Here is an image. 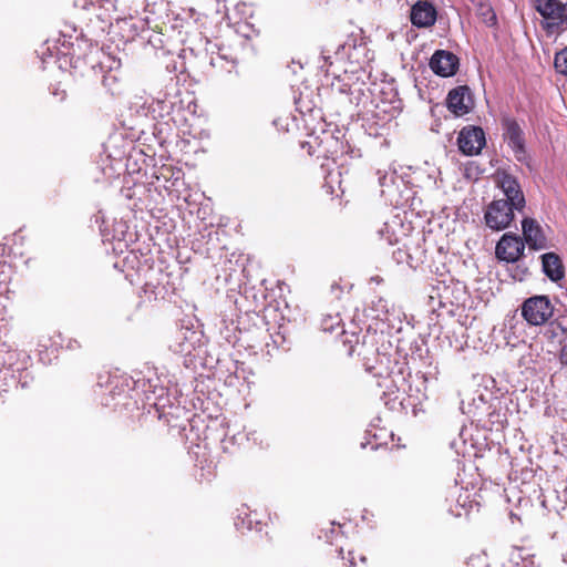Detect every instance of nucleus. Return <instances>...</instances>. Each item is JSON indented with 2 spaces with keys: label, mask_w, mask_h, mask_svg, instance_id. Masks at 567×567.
Wrapping results in <instances>:
<instances>
[{
  "label": "nucleus",
  "mask_w": 567,
  "mask_h": 567,
  "mask_svg": "<svg viewBox=\"0 0 567 567\" xmlns=\"http://www.w3.org/2000/svg\"><path fill=\"white\" fill-rule=\"evenodd\" d=\"M537 12L546 20H548V27L555 28V22L561 10V1L559 0H532Z\"/></svg>",
  "instance_id": "obj_14"
},
{
  "label": "nucleus",
  "mask_w": 567,
  "mask_h": 567,
  "mask_svg": "<svg viewBox=\"0 0 567 567\" xmlns=\"http://www.w3.org/2000/svg\"><path fill=\"white\" fill-rule=\"evenodd\" d=\"M524 243L533 250L547 248V238L542 226L533 218H524L522 221Z\"/></svg>",
  "instance_id": "obj_10"
},
{
  "label": "nucleus",
  "mask_w": 567,
  "mask_h": 567,
  "mask_svg": "<svg viewBox=\"0 0 567 567\" xmlns=\"http://www.w3.org/2000/svg\"><path fill=\"white\" fill-rule=\"evenodd\" d=\"M514 210L507 200L494 199L484 213L486 226L496 231L506 229L514 220Z\"/></svg>",
  "instance_id": "obj_3"
},
{
  "label": "nucleus",
  "mask_w": 567,
  "mask_h": 567,
  "mask_svg": "<svg viewBox=\"0 0 567 567\" xmlns=\"http://www.w3.org/2000/svg\"><path fill=\"white\" fill-rule=\"evenodd\" d=\"M503 136L508 147L512 150L517 162L530 165V156L526 150L525 134L520 125L512 118L503 121Z\"/></svg>",
  "instance_id": "obj_2"
},
{
  "label": "nucleus",
  "mask_w": 567,
  "mask_h": 567,
  "mask_svg": "<svg viewBox=\"0 0 567 567\" xmlns=\"http://www.w3.org/2000/svg\"><path fill=\"white\" fill-rule=\"evenodd\" d=\"M554 313V306L547 296H534L522 305V316L530 326L546 323Z\"/></svg>",
  "instance_id": "obj_1"
},
{
  "label": "nucleus",
  "mask_w": 567,
  "mask_h": 567,
  "mask_svg": "<svg viewBox=\"0 0 567 567\" xmlns=\"http://www.w3.org/2000/svg\"><path fill=\"white\" fill-rule=\"evenodd\" d=\"M341 319L338 313L327 315L322 318L321 328L323 331L333 332L340 326Z\"/></svg>",
  "instance_id": "obj_17"
},
{
  "label": "nucleus",
  "mask_w": 567,
  "mask_h": 567,
  "mask_svg": "<svg viewBox=\"0 0 567 567\" xmlns=\"http://www.w3.org/2000/svg\"><path fill=\"white\" fill-rule=\"evenodd\" d=\"M447 109L456 116L467 114L472 106L473 100L468 86H457L451 90L446 97Z\"/></svg>",
  "instance_id": "obj_8"
},
{
  "label": "nucleus",
  "mask_w": 567,
  "mask_h": 567,
  "mask_svg": "<svg viewBox=\"0 0 567 567\" xmlns=\"http://www.w3.org/2000/svg\"><path fill=\"white\" fill-rule=\"evenodd\" d=\"M525 243L515 234L506 233L495 247L496 257L506 262H516L524 254Z\"/></svg>",
  "instance_id": "obj_5"
},
{
  "label": "nucleus",
  "mask_w": 567,
  "mask_h": 567,
  "mask_svg": "<svg viewBox=\"0 0 567 567\" xmlns=\"http://www.w3.org/2000/svg\"><path fill=\"white\" fill-rule=\"evenodd\" d=\"M467 567H487V559L485 555H473L466 563Z\"/></svg>",
  "instance_id": "obj_19"
},
{
  "label": "nucleus",
  "mask_w": 567,
  "mask_h": 567,
  "mask_svg": "<svg viewBox=\"0 0 567 567\" xmlns=\"http://www.w3.org/2000/svg\"><path fill=\"white\" fill-rule=\"evenodd\" d=\"M554 65L558 73L567 76V47L556 53Z\"/></svg>",
  "instance_id": "obj_16"
},
{
  "label": "nucleus",
  "mask_w": 567,
  "mask_h": 567,
  "mask_svg": "<svg viewBox=\"0 0 567 567\" xmlns=\"http://www.w3.org/2000/svg\"><path fill=\"white\" fill-rule=\"evenodd\" d=\"M64 97H65V93H64V92H62L61 100H64Z\"/></svg>",
  "instance_id": "obj_25"
},
{
  "label": "nucleus",
  "mask_w": 567,
  "mask_h": 567,
  "mask_svg": "<svg viewBox=\"0 0 567 567\" xmlns=\"http://www.w3.org/2000/svg\"><path fill=\"white\" fill-rule=\"evenodd\" d=\"M179 352H190V346L179 344Z\"/></svg>",
  "instance_id": "obj_24"
},
{
  "label": "nucleus",
  "mask_w": 567,
  "mask_h": 567,
  "mask_svg": "<svg viewBox=\"0 0 567 567\" xmlns=\"http://www.w3.org/2000/svg\"><path fill=\"white\" fill-rule=\"evenodd\" d=\"M343 553H344L343 548L342 547L339 548V550H338L339 557L341 559H346L348 561V564H347L348 567H357V563H355L357 557L363 565H365V563H367V557L362 554L357 555L354 551L349 550L348 557H344Z\"/></svg>",
  "instance_id": "obj_18"
},
{
  "label": "nucleus",
  "mask_w": 567,
  "mask_h": 567,
  "mask_svg": "<svg viewBox=\"0 0 567 567\" xmlns=\"http://www.w3.org/2000/svg\"><path fill=\"white\" fill-rule=\"evenodd\" d=\"M560 360H561L563 364L567 365V344L564 346L563 349H561Z\"/></svg>",
  "instance_id": "obj_23"
},
{
  "label": "nucleus",
  "mask_w": 567,
  "mask_h": 567,
  "mask_svg": "<svg viewBox=\"0 0 567 567\" xmlns=\"http://www.w3.org/2000/svg\"><path fill=\"white\" fill-rule=\"evenodd\" d=\"M551 334L553 337L564 338L566 336V329L561 327L559 323H550Z\"/></svg>",
  "instance_id": "obj_21"
},
{
  "label": "nucleus",
  "mask_w": 567,
  "mask_h": 567,
  "mask_svg": "<svg viewBox=\"0 0 567 567\" xmlns=\"http://www.w3.org/2000/svg\"><path fill=\"white\" fill-rule=\"evenodd\" d=\"M475 6L478 17L486 25L493 27L496 24V14L489 3L485 0H475Z\"/></svg>",
  "instance_id": "obj_15"
},
{
  "label": "nucleus",
  "mask_w": 567,
  "mask_h": 567,
  "mask_svg": "<svg viewBox=\"0 0 567 567\" xmlns=\"http://www.w3.org/2000/svg\"><path fill=\"white\" fill-rule=\"evenodd\" d=\"M543 271L551 281H559L564 278L565 270L558 255L547 252L542 256Z\"/></svg>",
  "instance_id": "obj_13"
},
{
  "label": "nucleus",
  "mask_w": 567,
  "mask_h": 567,
  "mask_svg": "<svg viewBox=\"0 0 567 567\" xmlns=\"http://www.w3.org/2000/svg\"><path fill=\"white\" fill-rule=\"evenodd\" d=\"M378 176H379V183L381 186H385L386 185V179L389 177L388 173L386 172H381V171H378Z\"/></svg>",
  "instance_id": "obj_22"
},
{
  "label": "nucleus",
  "mask_w": 567,
  "mask_h": 567,
  "mask_svg": "<svg viewBox=\"0 0 567 567\" xmlns=\"http://www.w3.org/2000/svg\"><path fill=\"white\" fill-rule=\"evenodd\" d=\"M498 185L506 196L505 200L508 202V205H511L512 208L522 212L526 202L518 181L509 174H504L499 178Z\"/></svg>",
  "instance_id": "obj_9"
},
{
  "label": "nucleus",
  "mask_w": 567,
  "mask_h": 567,
  "mask_svg": "<svg viewBox=\"0 0 567 567\" xmlns=\"http://www.w3.org/2000/svg\"><path fill=\"white\" fill-rule=\"evenodd\" d=\"M485 143V133L478 126L463 127L457 137L460 151L467 156L480 154Z\"/></svg>",
  "instance_id": "obj_4"
},
{
  "label": "nucleus",
  "mask_w": 567,
  "mask_h": 567,
  "mask_svg": "<svg viewBox=\"0 0 567 567\" xmlns=\"http://www.w3.org/2000/svg\"><path fill=\"white\" fill-rule=\"evenodd\" d=\"M429 65L439 76H452L458 69V58L452 52L437 50L430 59Z\"/></svg>",
  "instance_id": "obj_7"
},
{
  "label": "nucleus",
  "mask_w": 567,
  "mask_h": 567,
  "mask_svg": "<svg viewBox=\"0 0 567 567\" xmlns=\"http://www.w3.org/2000/svg\"><path fill=\"white\" fill-rule=\"evenodd\" d=\"M559 18L557 22H555V28L557 29H567V1L565 3L561 2V10H559Z\"/></svg>",
  "instance_id": "obj_20"
},
{
  "label": "nucleus",
  "mask_w": 567,
  "mask_h": 567,
  "mask_svg": "<svg viewBox=\"0 0 567 567\" xmlns=\"http://www.w3.org/2000/svg\"><path fill=\"white\" fill-rule=\"evenodd\" d=\"M371 311L373 312V318L388 323L390 327H394L395 322H400L401 311L384 298H378L373 301Z\"/></svg>",
  "instance_id": "obj_12"
},
{
  "label": "nucleus",
  "mask_w": 567,
  "mask_h": 567,
  "mask_svg": "<svg viewBox=\"0 0 567 567\" xmlns=\"http://www.w3.org/2000/svg\"><path fill=\"white\" fill-rule=\"evenodd\" d=\"M340 59H347L352 63L361 64L368 60V49L361 38L350 35L336 51Z\"/></svg>",
  "instance_id": "obj_6"
},
{
  "label": "nucleus",
  "mask_w": 567,
  "mask_h": 567,
  "mask_svg": "<svg viewBox=\"0 0 567 567\" xmlns=\"http://www.w3.org/2000/svg\"><path fill=\"white\" fill-rule=\"evenodd\" d=\"M410 19L413 25L417 28H427L436 21V10L427 1H417L411 8Z\"/></svg>",
  "instance_id": "obj_11"
}]
</instances>
